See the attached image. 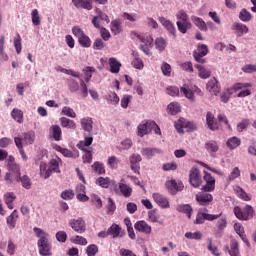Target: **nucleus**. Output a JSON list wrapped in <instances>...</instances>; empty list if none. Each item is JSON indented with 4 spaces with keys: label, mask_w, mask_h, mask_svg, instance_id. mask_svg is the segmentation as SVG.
<instances>
[{
    "label": "nucleus",
    "mask_w": 256,
    "mask_h": 256,
    "mask_svg": "<svg viewBox=\"0 0 256 256\" xmlns=\"http://www.w3.org/2000/svg\"><path fill=\"white\" fill-rule=\"evenodd\" d=\"M33 231L36 235V237H38V249H39V253L42 256H51V243H49V233L45 232L43 229L39 228V227H34Z\"/></svg>",
    "instance_id": "f257e3e1"
},
{
    "label": "nucleus",
    "mask_w": 256,
    "mask_h": 256,
    "mask_svg": "<svg viewBox=\"0 0 256 256\" xmlns=\"http://www.w3.org/2000/svg\"><path fill=\"white\" fill-rule=\"evenodd\" d=\"M248 87H252L251 83H235L230 88H227L224 92L221 93L220 99L222 103H229L231 95L237 93V91H241V89H248Z\"/></svg>",
    "instance_id": "f03ea898"
},
{
    "label": "nucleus",
    "mask_w": 256,
    "mask_h": 256,
    "mask_svg": "<svg viewBox=\"0 0 256 256\" xmlns=\"http://www.w3.org/2000/svg\"><path fill=\"white\" fill-rule=\"evenodd\" d=\"M233 211L239 221H249V219H253L255 215V210L251 205H246L244 208L236 206Z\"/></svg>",
    "instance_id": "7ed1b4c3"
},
{
    "label": "nucleus",
    "mask_w": 256,
    "mask_h": 256,
    "mask_svg": "<svg viewBox=\"0 0 256 256\" xmlns=\"http://www.w3.org/2000/svg\"><path fill=\"white\" fill-rule=\"evenodd\" d=\"M72 33L75 37H77L78 43L79 45H81V47H84L86 49L91 47V38H89V36L85 34V32L83 31V29H81V27L74 26L72 28Z\"/></svg>",
    "instance_id": "20e7f679"
},
{
    "label": "nucleus",
    "mask_w": 256,
    "mask_h": 256,
    "mask_svg": "<svg viewBox=\"0 0 256 256\" xmlns=\"http://www.w3.org/2000/svg\"><path fill=\"white\" fill-rule=\"evenodd\" d=\"M189 183L195 189L203 185V179L201 178V170L197 167H192L189 171Z\"/></svg>",
    "instance_id": "39448f33"
},
{
    "label": "nucleus",
    "mask_w": 256,
    "mask_h": 256,
    "mask_svg": "<svg viewBox=\"0 0 256 256\" xmlns=\"http://www.w3.org/2000/svg\"><path fill=\"white\" fill-rule=\"evenodd\" d=\"M68 225L75 233L83 234L87 231V223L81 217L70 219Z\"/></svg>",
    "instance_id": "423d86ee"
},
{
    "label": "nucleus",
    "mask_w": 256,
    "mask_h": 256,
    "mask_svg": "<svg viewBox=\"0 0 256 256\" xmlns=\"http://www.w3.org/2000/svg\"><path fill=\"white\" fill-rule=\"evenodd\" d=\"M209 53V48L205 44H199L197 49L193 51V57L197 63H200L201 65L207 63V60H205V57Z\"/></svg>",
    "instance_id": "0eeeda50"
},
{
    "label": "nucleus",
    "mask_w": 256,
    "mask_h": 256,
    "mask_svg": "<svg viewBox=\"0 0 256 256\" xmlns=\"http://www.w3.org/2000/svg\"><path fill=\"white\" fill-rule=\"evenodd\" d=\"M180 93H183L186 99H189L190 101H195V95H200V97L203 95V92L199 89V87L194 86L189 88V85L187 84L180 88Z\"/></svg>",
    "instance_id": "6e6552de"
},
{
    "label": "nucleus",
    "mask_w": 256,
    "mask_h": 256,
    "mask_svg": "<svg viewBox=\"0 0 256 256\" xmlns=\"http://www.w3.org/2000/svg\"><path fill=\"white\" fill-rule=\"evenodd\" d=\"M223 212H220L219 214H209L205 212H198L196 216V224L197 225H203L205 221H215L222 217Z\"/></svg>",
    "instance_id": "1a4fd4ad"
},
{
    "label": "nucleus",
    "mask_w": 256,
    "mask_h": 256,
    "mask_svg": "<svg viewBox=\"0 0 256 256\" xmlns=\"http://www.w3.org/2000/svg\"><path fill=\"white\" fill-rule=\"evenodd\" d=\"M196 201L202 207H208L213 203V195L209 194L208 192H199L195 196Z\"/></svg>",
    "instance_id": "9d476101"
},
{
    "label": "nucleus",
    "mask_w": 256,
    "mask_h": 256,
    "mask_svg": "<svg viewBox=\"0 0 256 256\" xmlns=\"http://www.w3.org/2000/svg\"><path fill=\"white\" fill-rule=\"evenodd\" d=\"M205 175L203 177L206 185H203L201 190L205 191L206 193H211L215 191V178L211 176L209 172H204Z\"/></svg>",
    "instance_id": "9b49d317"
},
{
    "label": "nucleus",
    "mask_w": 256,
    "mask_h": 256,
    "mask_svg": "<svg viewBox=\"0 0 256 256\" xmlns=\"http://www.w3.org/2000/svg\"><path fill=\"white\" fill-rule=\"evenodd\" d=\"M141 161H143V158L137 153H133L129 157L130 169H132L133 172L137 173L138 175L141 169Z\"/></svg>",
    "instance_id": "f8f14e48"
},
{
    "label": "nucleus",
    "mask_w": 256,
    "mask_h": 256,
    "mask_svg": "<svg viewBox=\"0 0 256 256\" xmlns=\"http://www.w3.org/2000/svg\"><path fill=\"white\" fill-rule=\"evenodd\" d=\"M97 16H94L92 19V25L95 27V29H101V23L99 21H105L106 23H111V20L109 19V16L105 14V12L101 10H96Z\"/></svg>",
    "instance_id": "ddd939ff"
},
{
    "label": "nucleus",
    "mask_w": 256,
    "mask_h": 256,
    "mask_svg": "<svg viewBox=\"0 0 256 256\" xmlns=\"http://www.w3.org/2000/svg\"><path fill=\"white\" fill-rule=\"evenodd\" d=\"M166 185V189H168L169 193L171 195H176L178 191H183V183L179 182L177 183V181L175 180H168L165 183Z\"/></svg>",
    "instance_id": "4468645a"
},
{
    "label": "nucleus",
    "mask_w": 256,
    "mask_h": 256,
    "mask_svg": "<svg viewBox=\"0 0 256 256\" xmlns=\"http://www.w3.org/2000/svg\"><path fill=\"white\" fill-rule=\"evenodd\" d=\"M237 37H243L249 33V27L243 23L234 22L231 27Z\"/></svg>",
    "instance_id": "2eb2a0df"
},
{
    "label": "nucleus",
    "mask_w": 256,
    "mask_h": 256,
    "mask_svg": "<svg viewBox=\"0 0 256 256\" xmlns=\"http://www.w3.org/2000/svg\"><path fill=\"white\" fill-rule=\"evenodd\" d=\"M135 231H138L139 233H144V235H151V225H149L145 220L137 221L134 224Z\"/></svg>",
    "instance_id": "dca6fc26"
},
{
    "label": "nucleus",
    "mask_w": 256,
    "mask_h": 256,
    "mask_svg": "<svg viewBox=\"0 0 256 256\" xmlns=\"http://www.w3.org/2000/svg\"><path fill=\"white\" fill-rule=\"evenodd\" d=\"M206 89L212 95H219V93H221V85H219L217 78L210 79L206 84Z\"/></svg>",
    "instance_id": "f3484780"
},
{
    "label": "nucleus",
    "mask_w": 256,
    "mask_h": 256,
    "mask_svg": "<svg viewBox=\"0 0 256 256\" xmlns=\"http://www.w3.org/2000/svg\"><path fill=\"white\" fill-rule=\"evenodd\" d=\"M108 233L112 237V239H117L118 237H125V231L121 229V226L115 223H113L108 228Z\"/></svg>",
    "instance_id": "a211bd4d"
},
{
    "label": "nucleus",
    "mask_w": 256,
    "mask_h": 256,
    "mask_svg": "<svg viewBox=\"0 0 256 256\" xmlns=\"http://www.w3.org/2000/svg\"><path fill=\"white\" fill-rule=\"evenodd\" d=\"M72 3L76 9H86V11L93 9V0H72Z\"/></svg>",
    "instance_id": "6ab92c4d"
},
{
    "label": "nucleus",
    "mask_w": 256,
    "mask_h": 256,
    "mask_svg": "<svg viewBox=\"0 0 256 256\" xmlns=\"http://www.w3.org/2000/svg\"><path fill=\"white\" fill-rule=\"evenodd\" d=\"M152 197L159 207L162 209H169V200L163 194L154 193Z\"/></svg>",
    "instance_id": "aec40b11"
},
{
    "label": "nucleus",
    "mask_w": 256,
    "mask_h": 256,
    "mask_svg": "<svg viewBox=\"0 0 256 256\" xmlns=\"http://www.w3.org/2000/svg\"><path fill=\"white\" fill-rule=\"evenodd\" d=\"M206 125L210 131L219 130V123L216 122L215 116L211 112H207L206 114Z\"/></svg>",
    "instance_id": "412c9836"
},
{
    "label": "nucleus",
    "mask_w": 256,
    "mask_h": 256,
    "mask_svg": "<svg viewBox=\"0 0 256 256\" xmlns=\"http://www.w3.org/2000/svg\"><path fill=\"white\" fill-rule=\"evenodd\" d=\"M163 151L158 148H142L141 149V155L145 157L146 159H153L156 155H161Z\"/></svg>",
    "instance_id": "4be33fe9"
},
{
    "label": "nucleus",
    "mask_w": 256,
    "mask_h": 256,
    "mask_svg": "<svg viewBox=\"0 0 256 256\" xmlns=\"http://www.w3.org/2000/svg\"><path fill=\"white\" fill-rule=\"evenodd\" d=\"M96 185H99L103 189H109V185L115 186L117 189V182L115 180H111L109 177H99L96 179Z\"/></svg>",
    "instance_id": "5701e85b"
},
{
    "label": "nucleus",
    "mask_w": 256,
    "mask_h": 256,
    "mask_svg": "<svg viewBox=\"0 0 256 256\" xmlns=\"http://www.w3.org/2000/svg\"><path fill=\"white\" fill-rule=\"evenodd\" d=\"M234 231H236L237 235L242 239V241L247 245V247H251L249 240L247 239V235H245V228L241 223L234 224Z\"/></svg>",
    "instance_id": "b1692460"
},
{
    "label": "nucleus",
    "mask_w": 256,
    "mask_h": 256,
    "mask_svg": "<svg viewBox=\"0 0 256 256\" xmlns=\"http://www.w3.org/2000/svg\"><path fill=\"white\" fill-rule=\"evenodd\" d=\"M225 249L228 251L230 256H241V252L239 251V242L235 239L230 241V248L229 246H226Z\"/></svg>",
    "instance_id": "393cba45"
},
{
    "label": "nucleus",
    "mask_w": 256,
    "mask_h": 256,
    "mask_svg": "<svg viewBox=\"0 0 256 256\" xmlns=\"http://www.w3.org/2000/svg\"><path fill=\"white\" fill-rule=\"evenodd\" d=\"M80 125L86 133H93V118L85 117L80 120Z\"/></svg>",
    "instance_id": "a878e982"
},
{
    "label": "nucleus",
    "mask_w": 256,
    "mask_h": 256,
    "mask_svg": "<svg viewBox=\"0 0 256 256\" xmlns=\"http://www.w3.org/2000/svg\"><path fill=\"white\" fill-rule=\"evenodd\" d=\"M123 23L119 19H115L111 21L110 30L113 35H119L121 31H123Z\"/></svg>",
    "instance_id": "bb28decb"
},
{
    "label": "nucleus",
    "mask_w": 256,
    "mask_h": 256,
    "mask_svg": "<svg viewBox=\"0 0 256 256\" xmlns=\"http://www.w3.org/2000/svg\"><path fill=\"white\" fill-rule=\"evenodd\" d=\"M159 22L161 23V25H163V27H165V29H167V31H169V33H171V35L175 37V33L177 32V30L175 29V25H173L171 21L167 20L165 17H160Z\"/></svg>",
    "instance_id": "cd10ccee"
},
{
    "label": "nucleus",
    "mask_w": 256,
    "mask_h": 256,
    "mask_svg": "<svg viewBox=\"0 0 256 256\" xmlns=\"http://www.w3.org/2000/svg\"><path fill=\"white\" fill-rule=\"evenodd\" d=\"M123 181L124 180L122 179L121 182L119 183L120 193L123 195V197L129 198L131 197V195H133V188L123 183Z\"/></svg>",
    "instance_id": "c85d7f7f"
},
{
    "label": "nucleus",
    "mask_w": 256,
    "mask_h": 256,
    "mask_svg": "<svg viewBox=\"0 0 256 256\" xmlns=\"http://www.w3.org/2000/svg\"><path fill=\"white\" fill-rule=\"evenodd\" d=\"M60 125L61 127H64L65 129H72L75 131L77 129V123H75L74 120H71L67 117L60 118Z\"/></svg>",
    "instance_id": "c756f323"
},
{
    "label": "nucleus",
    "mask_w": 256,
    "mask_h": 256,
    "mask_svg": "<svg viewBox=\"0 0 256 256\" xmlns=\"http://www.w3.org/2000/svg\"><path fill=\"white\" fill-rule=\"evenodd\" d=\"M132 35L136 37V39L141 41L143 45H153V37H151V35H147V34L141 35L135 32H132Z\"/></svg>",
    "instance_id": "7c9ffc66"
},
{
    "label": "nucleus",
    "mask_w": 256,
    "mask_h": 256,
    "mask_svg": "<svg viewBox=\"0 0 256 256\" xmlns=\"http://www.w3.org/2000/svg\"><path fill=\"white\" fill-rule=\"evenodd\" d=\"M50 135L54 141H61V135H63V131L59 125H52L50 128Z\"/></svg>",
    "instance_id": "2f4dec72"
},
{
    "label": "nucleus",
    "mask_w": 256,
    "mask_h": 256,
    "mask_svg": "<svg viewBox=\"0 0 256 256\" xmlns=\"http://www.w3.org/2000/svg\"><path fill=\"white\" fill-rule=\"evenodd\" d=\"M133 60H132V66L134 69H139V71L143 70V67H145V64L143 63V60L139 57V53L133 51Z\"/></svg>",
    "instance_id": "473e14b6"
},
{
    "label": "nucleus",
    "mask_w": 256,
    "mask_h": 256,
    "mask_svg": "<svg viewBox=\"0 0 256 256\" xmlns=\"http://www.w3.org/2000/svg\"><path fill=\"white\" fill-rule=\"evenodd\" d=\"M17 219H19V212L14 210L6 219L7 225L10 229H15V225H17Z\"/></svg>",
    "instance_id": "72a5a7b5"
},
{
    "label": "nucleus",
    "mask_w": 256,
    "mask_h": 256,
    "mask_svg": "<svg viewBox=\"0 0 256 256\" xmlns=\"http://www.w3.org/2000/svg\"><path fill=\"white\" fill-rule=\"evenodd\" d=\"M226 145L230 151H233V149H237L241 145V139L233 136L227 140Z\"/></svg>",
    "instance_id": "f704fd0d"
},
{
    "label": "nucleus",
    "mask_w": 256,
    "mask_h": 256,
    "mask_svg": "<svg viewBox=\"0 0 256 256\" xmlns=\"http://www.w3.org/2000/svg\"><path fill=\"white\" fill-rule=\"evenodd\" d=\"M227 229V218L222 217L216 222V233L221 235Z\"/></svg>",
    "instance_id": "c9c22d12"
},
{
    "label": "nucleus",
    "mask_w": 256,
    "mask_h": 256,
    "mask_svg": "<svg viewBox=\"0 0 256 256\" xmlns=\"http://www.w3.org/2000/svg\"><path fill=\"white\" fill-rule=\"evenodd\" d=\"M18 177L19 174L7 172L4 176V181H6L7 185H16V183H19Z\"/></svg>",
    "instance_id": "e433bc0d"
},
{
    "label": "nucleus",
    "mask_w": 256,
    "mask_h": 256,
    "mask_svg": "<svg viewBox=\"0 0 256 256\" xmlns=\"http://www.w3.org/2000/svg\"><path fill=\"white\" fill-rule=\"evenodd\" d=\"M195 68L198 69V75L200 79H209L211 77V71L207 70L200 64H196Z\"/></svg>",
    "instance_id": "4c0bfd02"
},
{
    "label": "nucleus",
    "mask_w": 256,
    "mask_h": 256,
    "mask_svg": "<svg viewBox=\"0 0 256 256\" xmlns=\"http://www.w3.org/2000/svg\"><path fill=\"white\" fill-rule=\"evenodd\" d=\"M52 172L51 169L48 168L47 163L41 162L40 163V177L43 179H49L51 177Z\"/></svg>",
    "instance_id": "58836bf2"
},
{
    "label": "nucleus",
    "mask_w": 256,
    "mask_h": 256,
    "mask_svg": "<svg viewBox=\"0 0 256 256\" xmlns=\"http://www.w3.org/2000/svg\"><path fill=\"white\" fill-rule=\"evenodd\" d=\"M18 179V183H22V187L24 189H31L33 182H31V178H29L27 175H23L21 176V174L19 175Z\"/></svg>",
    "instance_id": "ea45409f"
},
{
    "label": "nucleus",
    "mask_w": 256,
    "mask_h": 256,
    "mask_svg": "<svg viewBox=\"0 0 256 256\" xmlns=\"http://www.w3.org/2000/svg\"><path fill=\"white\" fill-rule=\"evenodd\" d=\"M205 149L208 153H217L219 151V144L215 140H209L205 143Z\"/></svg>",
    "instance_id": "a19ab883"
},
{
    "label": "nucleus",
    "mask_w": 256,
    "mask_h": 256,
    "mask_svg": "<svg viewBox=\"0 0 256 256\" xmlns=\"http://www.w3.org/2000/svg\"><path fill=\"white\" fill-rule=\"evenodd\" d=\"M249 125H251V120L247 118H243L236 126V131L238 133H243V131H246V129L249 128Z\"/></svg>",
    "instance_id": "79ce46f5"
},
{
    "label": "nucleus",
    "mask_w": 256,
    "mask_h": 256,
    "mask_svg": "<svg viewBox=\"0 0 256 256\" xmlns=\"http://www.w3.org/2000/svg\"><path fill=\"white\" fill-rule=\"evenodd\" d=\"M191 20L193 21L194 25L200 29V31H207V23H205L202 18L197 16H192Z\"/></svg>",
    "instance_id": "37998d69"
},
{
    "label": "nucleus",
    "mask_w": 256,
    "mask_h": 256,
    "mask_svg": "<svg viewBox=\"0 0 256 256\" xmlns=\"http://www.w3.org/2000/svg\"><path fill=\"white\" fill-rule=\"evenodd\" d=\"M109 66L111 73H119L121 71V62H118L116 58L109 59Z\"/></svg>",
    "instance_id": "c03bdc74"
},
{
    "label": "nucleus",
    "mask_w": 256,
    "mask_h": 256,
    "mask_svg": "<svg viewBox=\"0 0 256 256\" xmlns=\"http://www.w3.org/2000/svg\"><path fill=\"white\" fill-rule=\"evenodd\" d=\"M93 143V135L88 133V136H84V141H80L79 149H87V147L91 146Z\"/></svg>",
    "instance_id": "a18cd8bd"
},
{
    "label": "nucleus",
    "mask_w": 256,
    "mask_h": 256,
    "mask_svg": "<svg viewBox=\"0 0 256 256\" xmlns=\"http://www.w3.org/2000/svg\"><path fill=\"white\" fill-rule=\"evenodd\" d=\"M177 211H179V213H185L188 219H191V213H193V208L189 204H183L177 207Z\"/></svg>",
    "instance_id": "49530a36"
},
{
    "label": "nucleus",
    "mask_w": 256,
    "mask_h": 256,
    "mask_svg": "<svg viewBox=\"0 0 256 256\" xmlns=\"http://www.w3.org/2000/svg\"><path fill=\"white\" fill-rule=\"evenodd\" d=\"M92 170L94 173H97V175H105V164L99 161L94 162L92 165Z\"/></svg>",
    "instance_id": "de8ad7c7"
},
{
    "label": "nucleus",
    "mask_w": 256,
    "mask_h": 256,
    "mask_svg": "<svg viewBox=\"0 0 256 256\" xmlns=\"http://www.w3.org/2000/svg\"><path fill=\"white\" fill-rule=\"evenodd\" d=\"M235 192L237 197H239V199H242V201H251V197H249V194H247V192H245L243 188L238 186L235 188Z\"/></svg>",
    "instance_id": "09e8293b"
},
{
    "label": "nucleus",
    "mask_w": 256,
    "mask_h": 256,
    "mask_svg": "<svg viewBox=\"0 0 256 256\" xmlns=\"http://www.w3.org/2000/svg\"><path fill=\"white\" fill-rule=\"evenodd\" d=\"M82 71L84 73L85 82L89 83L91 81V77H93V73H95V68L91 66H87Z\"/></svg>",
    "instance_id": "8fccbe9b"
},
{
    "label": "nucleus",
    "mask_w": 256,
    "mask_h": 256,
    "mask_svg": "<svg viewBox=\"0 0 256 256\" xmlns=\"http://www.w3.org/2000/svg\"><path fill=\"white\" fill-rule=\"evenodd\" d=\"M176 25L178 27V31H180V33H187L188 29H191L192 24L188 21V22H182V21H177Z\"/></svg>",
    "instance_id": "3c124183"
},
{
    "label": "nucleus",
    "mask_w": 256,
    "mask_h": 256,
    "mask_svg": "<svg viewBox=\"0 0 256 256\" xmlns=\"http://www.w3.org/2000/svg\"><path fill=\"white\" fill-rule=\"evenodd\" d=\"M11 116L17 123H23V111L14 108L11 112Z\"/></svg>",
    "instance_id": "603ef678"
},
{
    "label": "nucleus",
    "mask_w": 256,
    "mask_h": 256,
    "mask_svg": "<svg viewBox=\"0 0 256 256\" xmlns=\"http://www.w3.org/2000/svg\"><path fill=\"white\" fill-rule=\"evenodd\" d=\"M147 133H149V128L147 127V120H144L140 125H138V136L145 137Z\"/></svg>",
    "instance_id": "864d4df0"
},
{
    "label": "nucleus",
    "mask_w": 256,
    "mask_h": 256,
    "mask_svg": "<svg viewBox=\"0 0 256 256\" xmlns=\"http://www.w3.org/2000/svg\"><path fill=\"white\" fill-rule=\"evenodd\" d=\"M185 237L186 239H194V241H201L203 239V233H201L200 231L186 232Z\"/></svg>",
    "instance_id": "5fc2aeb1"
},
{
    "label": "nucleus",
    "mask_w": 256,
    "mask_h": 256,
    "mask_svg": "<svg viewBox=\"0 0 256 256\" xmlns=\"http://www.w3.org/2000/svg\"><path fill=\"white\" fill-rule=\"evenodd\" d=\"M239 19H240V21H243L244 23L251 21V19H252L251 12H249V11H247V9L243 8L239 13Z\"/></svg>",
    "instance_id": "6e6d98bb"
},
{
    "label": "nucleus",
    "mask_w": 256,
    "mask_h": 256,
    "mask_svg": "<svg viewBox=\"0 0 256 256\" xmlns=\"http://www.w3.org/2000/svg\"><path fill=\"white\" fill-rule=\"evenodd\" d=\"M168 112L170 115H177V113H181V106L179 103L172 102L168 105Z\"/></svg>",
    "instance_id": "4d7b16f0"
},
{
    "label": "nucleus",
    "mask_w": 256,
    "mask_h": 256,
    "mask_svg": "<svg viewBox=\"0 0 256 256\" xmlns=\"http://www.w3.org/2000/svg\"><path fill=\"white\" fill-rule=\"evenodd\" d=\"M82 151H84V155L82 156L83 163H92L93 161V152L87 148H80Z\"/></svg>",
    "instance_id": "13d9d810"
},
{
    "label": "nucleus",
    "mask_w": 256,
    "mask_h": 256,
    "mask_svg": "<svg viewBox=\"0 0 256 256\" xmlns=\"http://www.w3.org/2000/svg\"><path fill=\"white\" fill-rule=\"evenodd\" d=\"M71 243H74V245H87V238L83 236L76 235L70 239Z\"/></svg>",
    "instance_id": "bf43d9fd"
},
{
    "label": "nucleus",
    "mask_w": 256,
    "mask_h": 256,
    "mask_svg": "<svg viewBox=\"0 0 256 256\" xmlns=\"http://www.w3.org/2000/svg\"><path fill=\"white\" fill-rule=\"evenodd\" d=\"M155 47L158 51H165V47H167V41L163 38H157L155 40Z\"/></svg>",
    "instance_id": "052dcab7"
},
{
    "label": "nucleus",
    "mask_w": 256,
    "mask_h": 256,
    "mask_svg": "<svg viewBox=\"0 0 256 256\" xmlns=\"http://www.w3.org/2000/svg\"><path fill=\"white\" fill-rule=\"evenodd\" d=\"M80 93L83 97V99H86V97H88L89 95V89L87 88V84L85 83V80H83L82 78H80Z\"/></svg>",
    "instance_id": "680f3d73"
},
{
    "label": "nucleus",
    "mask_w": 256,
    "mask_h": 256,
    "mask_svg": "<svg viewBox=\"0 0 256 256\" xmlns=\"http://www.w3.org/2000/svg\"><path fill=\"white\" fill-rule=\"evenodd\" d=\"M63 115H66V117H71L72 119H75L77 117V113H75V110L69 106H65L62 108Z\"/></svg>",
    "instance_id": "e2e57ef3"
},
{
    "label": "nucleus",
    "mask_w": 256,
    "mask_h": 256,
    "mask_svg": "<svg viewBox=\"0 0 256 256\" xmlns=\"http://www.w3.org/2000/svg\"><path fill=\"white\" fill-rule=\"evenodd\" d=\"M49 165L50 167L48 168L51 169V173H61V170L59 169V161L56 159H51Z\"/></svg>",
    "instance_id": "0e129e2a"
},
{
    "label": "nucleus",
    "mask_w": 256,
    "mask_h": 256,
    "mask_svg": "<svg viewBox=\"0 0 256 256\" xmlns=\"http://www.w3.org/2000/svg\"><path fill=\"white\" fill-rule=\"evenodd\" d=\"M174 127L178 133H183V129H185V118H180L178 121L174 123Z\"/></svg>",
    "instance_id": "69168bd1"
},
{
    "label": "nucleus",
    "mask_w": 256,
    "mask_h": 256,
    "mask_svg": "<svg viewBox=\"0 0 256 256\" xmlns=\"http://www.w3.org/2000/svg\"><path fill=\"white\" fill-rule=\"evenodd\" d=\"M86 253L88 256H95L96 253H99V247H97L95 244H91L87 246Z\"/></svg>",
    "instance_id": "338daca9"
},
{
    "label": "nucleus",
    "mask_w": 256,
    "mask_h": 256,
    "mask_svg": "<svg viewBox=\"0 0 256 256\" xmlns=\"http://www.w3.org/2000/svg\"><path fill=\"white\" fill-rule=\"evenodd\" d=\"M68 87H69V90L72 93H77V91H79V82H77L76 80L71 79L68 82Z\"/></svg>",
    "instance_id": "774afa93"
}]
</instances>
